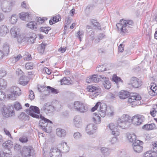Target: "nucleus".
<instances>
[{
  "label": "nucleus",
  "instance_id": "c03bdc74",
  "mask_svg": "<svg viewBox=\"0 0 157 157\" xmlns=\"http://www.w3.org/2000/svg\"><path fill=\"white\" fill-rule=\"evenodd\" d=\"M17 94H15L13 92H11V93L9 94L7 96L9 99L13 100H15L16 99V97L20 95Z\"/></svg>",
  "mask_w": 157,
  "mask_h": 157
},
{
  "label": "nucleus",
  "instance_id": "5701e85b",
  "mask_svg": "<svg viewBox=\"0 0 157 157\" xmlns=\"http://www.w3.org/2000/svg\"><path fill=\"white\" fill-rule=\"evenodd\" d=\"M129 96V92L127 91L122 90L119 93V98L122 99H124L128 98Z\"/></svg>",
  "mask_w": 157,
  "mask_h": 157
},
{
  "label": "nucleus",
  "instance_id": "2eb2a0df",
  "mask_svg": "<svg viewBox=\"0 0 157 157\" xmlns=\"http://www.w3.org/2000/svg\"><path fill=\"white\" fill-rule=\"evenodd\" d=\"M100 77L98 78L97 75L94 74L92 76H90L86 79V82L89 83L91 82L97 83L99 81Z\"/></svg>",
  "mask_w": 157,
  "mask_h": 157
},
{
  "label": "nucleus",
  "instance_id": "37998d69",
  "mask_svg": "<svg viewBox=\"0 0 157 157\" xmlns=\"http://www.w3.org/2000/svg\"><path fill=\"white\" fill-rule=\"evenodd\" d=\"M105 35L103 33H100L98 36V38L95 39L94 42L96 43H98L102 39L105 38Z\"/></svg>",
  "mask_w": 157,
  "mask_h": 157
},
{
  "label": "nucleus",
  "instance_id": "09e8293b",
  "mask_svg": "<svg viewBox=\"0 0 157 157\" xmlns=\"http://www.w3.org/2000/svg\"><path fill=\"white\" fill-rule=\"evenodd\" d=\"M17 17L15 14L13 15L10 20V23L12 24H14L17 21Z\"/></svg>",
  "mask_w": 157,
  "mask_h": 157
},
{
  "label": "nucleus",
  "instance_id": "9d476101",
  "mask_svg": "<svg viewBox=\"0 0 157 157\" xmlns=\"http://www.w3.org/2000/svg\"><path fill=\"white\" fill-rule=\"evenodd\" d=\"M38 90L40 92H41L44 90H46L48 91L49 93H52L53 94H56L59 93V91L56 89L53 88L50 86L47 87L44 86H40L38 87Z\"/></svg>",
  "mask_w": 157,
  "mask_h": 157
},
{
  "label": "nucleus",
  "instance_id": "ddd939ff",
  "mask_svg": "<svg viewBox=\"0 0 157 157\" xmlns=\"http://www.w3.org/2000/svg\"><path fill=\"white\" fill-rule=\"evenodd\" d=\"M99 76L103 82V84L105 88L107 89H109L111 87V84L109 78L102 75H100Z\"/></svg>",
  "mask_w": 157,
  "mask_h": 157
},
{
  "label": "nucleus",
  "instance_id": "052dcab7",
  "mask_svg": "<svg viewBox=\"0 0 157 157\" xmlns=\"http://www.w3.org/2000/svg\"><path fill=\"white\" fill-rule=\"evenodd\" d=\"M47 19V18H44V19L43 18H41L40 17H37L36 19V20L38 24H40L43 23L44 21L46 20Z\"/></svg>",
  "mask_w": 157,
  "mask_h": 157
},
{
  "label": "nucleus",
  "instance_id": "79ce46f5",
  "mask_svg": "<svg viewBox=\"0 0 157 157\" xmlns=\"http://www.w3.org/2000/svg\"><path fill=\"white\" fill-rule=\"evenodd\" d=\"M7 85L6 81L4 79L0 78V86L2 87V89H4L6 88Z\"/></svg>",
  "mask_w": 157,
  "mask_h": 157
},
{
  "label": "nucleus",
  "instance_id": "4468645a",
  "mask_svg": "<svg viewBox=\"0 0 157 157\" xmlns=\"http://www.w3.org/2000/svg\"><path fill=\"white\" fill-rule=\"evenodd\" d=\"M131 82L132 86L135 88H138L142 85L141 80L134 77L131 78Z\"/></svg>",
  "mask_w": 157,
  "mask_h": 157
},
{
  "label": "nucleus",
  "instance_id": "72a5a7b5",
  "mask_svg": "<svg viewBox=\"0 0 157 157\" xmlns=\"http://www.w3.org/2000/svg\"><path fill=\"white\" fill-rule=\"evenodd\" d=\"M10 92H13L15 94H17L20 95L21 94V90L20 89L16 86H13L10 89Z\"/></svg>",
  "mask_w": 157,
  "mask_h": 157
},
{
  "label": "nucleus",
  "instance_id": "1a4fd4ad",
  "mask_svg": "<svg viewBox=\"0 0 157 157\" xmlns=\"http://www.w3.org/2000/svg\"><path fill=\"white\" fill-rule=\"evenodd\" d=\"M87 90L92 93L93 97H96L98 95L100 91V89L98 87H96L92 85H89L87 86Z\"/></svg>",
  "mask_w": 157,
  "mask_h": 157
},
{
  "label": "nucleus",
  "instance_id": "603ef678",
  "mask_svg": "<svg viewBox=\"0 0 157 157\" xmlns=\"http://www.w3.org/2000/svg\"><path fill=\"white\" fill-rule=\"evenodd\" d=\"M14 108L17 110H19L22 109V107L21 104L17 101L14 103Z\"/></svg>",
  "mask_w": 157,
  "mask_h": 157
},
{
  "label": "nucleus",
  "instance_id": "c9c22d12",
  "mask_svg": "<svg viewBox=\"0 0 157 157\" xmlns=\"http://www.w3.org/2000/svg\"><path fill=\"white\" fill-rule=\"evenodd\" d=\"M9 45L7 44H4L3 45L2 52L4 56H7L10 52Z\"/></svg>",
  "mask_w": 157,
  "mask_h": 157
},
{
  "label": "nucleus",
  "instance_id": "bf43d9fd",
  "mask_svg": "<svg viewBox=\"0 0 157 157\" xmlns=\"http://www.w3.org/2000/svg\"><path fill=\"white\" fill-rule=\"evenodd\" d=\"M24 59L25 60L28 61L32 59L31 55L28 52H26L24 56Z\"/></svg>",
  "mask_w": 157,
  "mask_h": 157
},
{
  "label": "nucleus",
  "instance_id": "5fc2aeb1",
  "mask_svg": "<svg viewBox=\"0 0 157 157\" xmlns=\"http://www.w3.org/2000/svg\"><path fill=\"white\" fill-rule=\"evenodd\" d=\"M10 112L7 109H4L2 112V114L5 117H9L10 116Z\"/></svg>",
  "mask_w": 157,
  "mask_h": 157
},
{
  "label": "nucleus",
  "instance_id": "6ab92c4d",
  "mask_svg": "<svg viewBox=\"0 0 157 157\" xmlns=\"http://www.w3.org/2000/svg\"><path fill=\"white\" fill-rule=\"evenodd\" d=\"M20 29L17 27H13L10 30V33L12 36L14 38L17 37L18 35L19 34Z\"/></svg>",
  "mask_w": 157,
  "mask_h": 157
},
{
  "label": "nucleus",
  "instance_id": "f8f14e48",
  "mask_svg": "<svg viewBox=\"0 0 157 157\" xmlns=\"http://www.w3.org/2000/svg\"><path fill=\"white\" fill-rule=\"evenodd\" d=\"M100 108L99 110V113L102 117L105 116L106 114V111L107 110L106 105L104 103H101L100 102L99 104Z\"/></svg>",
  "mask_w": 157,
  "mask_h": 157
},
{
  "label": "nucleus",
  "instance_id": "f704fd0d",
  "mask_svg": "<svg viewBox=\"0 0 157 157\" xmlns=\"http://www.w3.org/2000/svg\"><path fill=\"white\" fill-rule=\"evenodd\" d=\"M97 115L96 113H94L92 119L94 122L96 124H98L100 123L101 121L100 117Z\"/></svg>",
  "mask_w": 157,
  "mask_h": 157
},
{
  "label": "nucleus",
  "instance_id": "e433bc0d",
  "mask_svg": "<svg viewBox=\"0 0 157 157\" xmlns=\"http://www.w3.org/2000/svg\"><path fill=\"white\" fill-rule=\"evenodd\" d=\"M144 157H157V153L148 151L144 154Z\"/></svg>",
  "mask_w": 157,
  "mask_h": 157
},
{
  "label": "nucleus",
  "instance_id": "aec40b11",
  "mask_svg": "<svg viewBox=\"0 0 157 157\" xmlns=\"http://www.w3.org/2000/svg\"><path fill=\"white\" fill-rule=\"evenodd\" d=\"M74 123L76 127L80 128L82 126V121L81 117L79 116H75L74 119Z\"/></svg>",
  "mask_w": 157,
  "mask_h": 157
},
{
  "label": "nucleus",
  "instance_id": "20e7f679",
  "mask_svg": "<svg viewBox=\"0 0 157 157\" xmlns=\"http://www.w3.org/2000/svg\"><path fill=\"white\" fill-rule=\"evenodd\" d=\"M128 102L129 103H133L132 105H140L141 102L140 101L141 99V96L136 93L129 94Z\"/></svg>",
  "mask_w": 157,
  "mask_h": 157
},
{
  "label": "nucleus",
  "instance_id": "3c124183",
  "mask_svg": "<svg viewBox=\"0 0 157 157\" xmlns=\"http://www.w3.org/2000/svg\"><path fill=\"white\" fill-rule=\"evenodd\" d=\"M27 37L24 36L23 35H20L17 39L18 42L19 43L24 42L27 40Z\"/></svg>",
  "mask_w": 157,
  "mask_h": 157
},
{
  "label": "nucleus",
  "instance_id": "7c9ffc66",
  "mask_svg": "<svg viewBox=\"0 0 157 157\" xmlns=\"http://www.w3.org/2000/svg\"><path fill=\"white\" fill-rule=\"evenodd\" d=\"M18 118L22 121H26L29 120V117L24 113H21L18 116Z\"/></svg>",
  "mask_w": 157,
  "mask_h": 157
},
{
  "label": "nucleus",
  "instance_id": "49530a36",
  "mask_svg": "<svg viewBox=\"0 0 157 157\" xmlns=\"http://www.w3.org/2000/svg\"><path fill=\"white\" fill-rule=\"evenodd\" d=\"M157 112V105H155L153 108L151 110L150 113L153 117L155 116V113Z\"/></svg>",
  "mask_w": 157,
  "mask_h": 157
},
{
  "label": "nucleus",
  "instance_id": "680f3d73",
  "mask_svg": "<svg viewBox=\"0 0 157 157\" xmlns=\"http://www.w3.org/2000/svg\"><path fill=\"white\" fill-rule=\"evenodd\" d=\"M19 140L21 142L24 143H26L28 141V140L26 136H23L19 138Z\"/></svg>",
  "mask_w": 157,
  "mask_h": 157
},
{
  "label": "nucleus",
  "instance_id": "f3484780",
  "mask_svg": "<svg viewBox=\"0 0 157 157\" xmlns=\"http://www.w3.org/2000/svg\"><path fill=\"white\" fill-rule=\"evenodd\" d=\"M117 124L119 127L122 129H125L128 128L129 126L130 122L120 121L117 120Z\"/></svg>",
  "mask_w": 157,
  "mask_h": 157
},
{
  "label": "nucleus",
  "instance_id": "4c0bfd02",
  "mask_svg": "<svg viewBox=\"0 0 157 157\" xmlns=\"http://www.w3.org/2000/svg\"><path fill=\"white\" fill-rule=\"evenodd\" d=\"M61 19V18L60 16L59 15H58L53 17L52 20L54 23L51 20H50L49 22L50 25H52L54 23L60 21Z\"/></svg>",
  "mask_w": 157,
  "mask_h": 157
},
{
  "label": "nucleus",
  "instance_id": "412c9836",
  "mask_svg": "<svg viewBox=\"0 0 157 157\" xmlns=\"http://www.w3.org/2000/svg\"><path fill=\"white\" fill-rule=\"evenodd\" d=\"M9 32L6 26L3 25L0 27V36H4Z\"/></svg>",
  "mask_w": 157,
  "mask_h": 157
},
{
  "label": "nucleus",
  "instance_id": "e2e57ef3",
  "mask_svg": "<svg viewBox=\"0 0 157 157\" xmlns=\"http://www.w3.org/2000/svg\"><path fill=\"white\" fill-rule=\"evenodd\" d=\"M155 90H151L149 89L148 90L149 94L152 96H154L157 94V90L155 91Z\"/></svg>",
  "mask_w": 157,
  "mask_h": 157
},
{
  "label": "nucleus",
  "instance_id": "c85d7f7f",
  "mask_svg": "<svg viewBox=\"0 0 157 157\" xmlns=\"http://www.w3.org/2000/svg\"><path fill=\"white\" fill-rule=\"evenodd\" d=\"M72 81L69 77H64L62 79L60 80V82L61 85H68L71 84Z\"/></svg>",
  "mask_w": 157,
  "mask_h": 157
},
{
  "label": "nucleus",
  "instance_id": "ea45409f",
  "mask_svg": "<svg viewBox=\"0 0 157 157\" xmlns=\"http://www.w3.org/2000/svg\"><path fill=\"white\" fill-rule=\"evenodd\" d=\"M132 147L134 151L136 152H140L143 150V146L134 145V146H132Z\"/></svg>",
  "mask_w": 157,
  "mask_h": 157
},
{
  "label": "nucleus",
  "instance_id": "8fccbe9b",
  "mask_svg": "<svg viewBox=\"0 0 157 157\" xmlns=\"http://www.w3.org/2000/svg\"><path fill=\"white\" fill-rule=\"evenodd\" d=\"M101 152L104 154H108L110 152V150L108 148L102 147L101 149Z\"/></svg>",
  "mask_w": 157,
  "mask_h": 157
},
{
  "label": "nucleus",
  "instance_id": "a19ab883",
  "mask_svg": "<svg viewBox=\"0 0 157 157\" xmlns=\"http://www.w3.org/2000/svg\"><path fill=\"white\" fill-rule=\"evenodd\" d=\"M47 44H41L40 46L38 48V51L40 53L43 54L45 50V46Z\"/></svg>",
  "mask_w": 157,
  "mask_h": 157
},
{
  "label": "nucleus",
  "instance_id": "39448f33",
  "mask_svg": "<svg viewBox=\"0 0 157 157\" xmlns=\"http://www.w3.org/2000/svg\"><path fill=\"white\" fill-rule=\"evenodd\" d=\"M145 120V116L139 114H137L132 117L131 121L134 125L139 126L142 124Z\"/></svg>",
  "mask_w": 157,
  "mask_h": 157
},
{
  "label": "nucleus",
  "instance_id": "bb28decb",
  "mask_svg": "<svg viewBox=\"0 0 157 157\" xmlns=\"http://www.w3.org/2000/svg\"><path fill=\"white\" fill-rule=\"evenodd\" d=\"M90 22L95 29H101V27L100 24L96 19L91 20Z\"/></svg>",
  "mask_w": 157,
  "mask_h": 157
},
{
  "label": "nucleus",
  "instance_id": "f03ea898",
  "mask_svg": "<svg viewBox=\"0 0 157 157\" xmlns=\"http://www.w3.org/2000/svg\"><path fill=\"white\" fill-rule=\"evenodd\" d=\"M133 23L132 21L124 20L122 19L121 20L120 23L116 24V26L120 33L123 34L127 33L128 28L132 27Z\"/></svg>",
  "mask_w": 157,
  "mask_h": 157
},
{
  "label": "nucleus",
  "instance_id": "6e6552de",
  "mask_svg": "<svg viewBox=\"0 0 157 157\" xmlns=\"http://www.w3.org/2000/svg\"><path fill=\"white\" fill-rule=\"evenodd\" d=\"M111 131L112 135L115 136H118L120 133L119 129H118L117 124L116 125L113 123H110L108 126Z\"/></svg>",
  "mask_w": 157,
  "mask_h": 157
},
{
  "label": "nucleus",
  "instance_id": "58836bf2",
  "mask_svg": "<svg viewBox=\"0 0 157 157\" xmlns=\"http://www.w3.org/2000/svg\"><path fill=\"white\" fill-rule=\"evenodd\" d=\"M27 26L31 29H36L37 28V23L35 21H31L27 24Z\"/></svg>",
  "mask_w": 157,
  "mask_h": 157
},
{
  "label": "nucleus",
  "instance_id": "a878e982",
  "mask_svg": "<svg viewBox=\"0 0 157 157\" xmlns=\"http://www.w3.org/2000/svg\"><path fill=\"white\" fill-rule=\"evenodd\" d=\"M13 142L10 140H8L2 144L3 147L5 149L9 151L13 147Z\"/></svg>",
  "mask_w": 157,
  "mask_h": 157
},
{
  "label": "nucleus",
  "instance_id": "393cba45",
  "mask_svg": "<svg viewBox=\"0 0 157 157\" xmlns=\"http://www.w3.org/2000/svg\"><path fill=\"white\" fill-rule=\"evenodd\" d=\"M20 18L23 20L27 21L28 20H31V17L30 14L28 13L22 12L20 14Z\"/></svg>",
  "mask_w": 157,
  "mask_h": 157
},
{
  "label": "nucleus",
  "instance_id": "423d86ee",
  "mask_svg": "<svg viewBox=\"0 0 157 157\" xmlns=\"http://www.w3.org/2000/svg\"><path fill=\"white\" fill-rule=\"evenodd\" d=\"M21 154L24 157H35L34 151L32 147L24 146L21 151Z\"/></svg>",
  "mask_w": 157,
  "mask_h": 157
},
{
  "label": "nucleus",
  "instance_id": "a18cd8bd",
  "mask_svg": "<svg viewBox=\"0 0 157 157\" xmlns=\"http://www.w3.org/2000/svg\"><path fill=\"white\" fill-rule=\"evenodd\" d=\"M96 71L98 72H102L107 70V68L103 65H100L96 68Z\"/></svg>",
  "mask_w": 157,
  "mask_h": 157
},
{
  "label": "nucleus",
  "instance_id": "0e129e2a",
  "mask_svg": "<svg viewBox=\"0 0 157 157\" xmlns=\"http://www.w3.org/2000/svg\"><path fill=\"white\" fill-rule=\"evenodd\" d=\"M6 71L4 68L0 70V77H3L6 75Z\"/></svg>",
  "mask_w": 157,
  "mask_h": 157
},
{
  "label": "nucleus",
  "instance_id": "7ed1b4c3",
  "mask_svg": "<svg viewBox=\"0 0 157 157\" xmlns=\"http://www.w3.org/2000/svg\"><path fill=\"white\" fill-rule=\"evenodd\" d=\"M73 108L76 111L83 113L88 110V107L86 104L79 101H75L73 104Z\"/></svg>",
  "mask_w": 157,
  "mask_h": 157
},
{
  "label": "nucleus",
  "instance_id": "0eeeda50",
  "mask_svg": "<svg viewBox=\"0 0 157 157\" xmlns=\"http://www.w3.org/2000/svg\"><path fill=\"white\" fill-rule=\"evenodd\" d=\"M28 113L32 117L36 119H39V116L38 114L40 113L39 108L35 106L31 105L30 106L28 111Z\"/></svg>",
  "mask_w": 157,
  "mask_h": 157
},
{
  "label": "nucleus",
  "instance_id": "de8ad7c7",
  "mask_svg": "<svg viewBox=\"0 0 157 157\" xmlns=\"http://www.w3.org/2000/svg\"><path fill=\"white\" fill-rule=\"evenodd\" d=\"M51 29L49 27H40V32H44L46 34H47L48 33V32L49 30H50Z\"/></svg>",
  "mask_w": 157,
  "mask_h": 157
},
{
  "label": "nucleus",
  "instance_id": "338daca9",
  "mask_svg": "<svg viewBox=\"0 0 157 157\" xmlns=\"http://www.w3.org/2000/svg\"><path fill=\"white\" fill-rule=\"evenodd\" d=\"M29 98L31 100H33L35 98V95L33 92L32 90H29Z\"/></svg>",
  "mask_w": 157,
  "mask_h": 157
},
{
  "label": "nucleus",
  "instance_id": "13d9d810",
  "mask_svg": "<svg viewBox=\"0 0 157 157\" xmlns=\"http://www.w3.org/2000/svg\"><path fill=\"white\" fill-rule=\"evenodd\" d=\"M152 149H153V152H157V141L152 142Z\"/></svg>",
  "mask_w": 157,
  "mask_h": 157
},
{
  "label": "nucleus",
  "instance_id": "9b49d317",
  "mask_svg": "<svg viewBox=\"0 0 157 157\" xmlns=\"http://www.w3.org/2000/svg\"><path fill=\"white\" fill-rule=\"evenodd\" d=\"M49 155L50 157H62L60 150L56 147H52L51 149Z\"/></svg>",
  "mask_w": 157,
  "mask_h": 157
},
{
  "label": "nucleus",
  "instance_id": "69168bd1",
  "mask_svg": "<svg viewBox=\"0 0 157 157\" xmlns=\"http://www.w3.org/2000/svg\"><path fill=\"white\" fill-rule=\"evenodd\" d=\"M113 111L112 110L111 108L110 107L108 108H107V110L106 111V113L109 116H111L114 113L113 112Z\"/></svg>",
  "mask_w": 157,
  "mask_h": 157
},
{
  "label": "nucleus",
  "instance_id": "864d4df0",
  "mask_svg": "<svg viewBox=\"0 0 157 157\" xmlns=\"http://www.w3.org/2000/svg\"><path fill=\"white\" fill-rule=\"evenodd\" d=\"M34 64L32 62L27 63L25 65V67L27 69H32L33 68Z\"/></svg>",
  "mask_w": 157,
  "mask_h": 157
},
{
  "label": "nucleus",
  "instance_id": "cd10ccee",
  "mask_svg": "<svg viewBox=\"0 0 157 157\" xmlns=\"http://www.w3.org/2000/svg\"><path fill=\"white\" fill-rule=\"evenodd\" d=\"M155 124L154 123H151L144 125L143 126L142 128L145 130H150L155 128Z\"/></svg>",
  "mask_w": 157,
  "mask_h": 157
},
{
  "label": "nucleus",
  "instance_id": "f257e3e1",
  "mask_svg": "<svg viewBox=\"0 0 157 157\" xmlns=\"http://www.w3.org/2000/svg\"><path fill=\"white\" fill-rule=\"evenodd\" d=\"M39 125L41 129L47 133H50L52 130V122L49 119L45 118L41 114L40 115Z\"/></svg>",
  "mask_w": 157,
  "mask_h": 157
},
{
  "label": "nucleus",
  "instance_id": "4d7b16f0",
  "mask_svg": "<svg viewBox=\"0 0 157 157\" xmlns=\"http://www.w3.org/2000/svg\"><path fill=\"white\" fill-rule=\"evenodd\" d=\"M119 157H128L124 151H120L118 153Z\"/></svg>",
  "mask_w": 157,
  "mask_h": 157
},
{
  "label": "nucleus",
  "instance_id": "4be33fe9",
  "mask_svg": "<svg viewBox=\"0 0 157 157\" xmlns=\"http://www.w3.org/2000/svg\"><path fill=\"white\" fill-rule=\"evenodd\" d=\"M53 109L54 107L52 105H48V104H46L45 106L41 109V110H43L46 113H48L52 112Z\"/></svg>",
  "mask_w": 157,
  "mask_h": 157
},
{
  "label": "nucleus",
  "instance_id": "774afa93",
  "mask_svg": "<svg viewBox=\"0 0 157 157\" xmlns=\"http://www.w3.org/2000/svg\"><path fill=\"white\" fill-rule=\"evenodd\" d=\"M36 37L33 36H30L29 38H27V40L29 43H33L35 40Z\"/></svg>",
  "mask_w": 157,
  "mask_h": 157
},
{
  "label": "nucleus",
  "instance_id": "6e6d98bb",
  "mask_svg": "<svg viewBox=\"0 0 157 157\" xmlns=\"http://www.w3.org/2000/svg\"><path fill=\"white\" fill-rule=\"evenodd\" d=\"M10 112L7 109H4L2 112V114L5 117H9L10 116Z\"/></svg>",
  "mask_w": 157,
  "mask_h": 157
},
{
  "label": "nucleus",
  "instance_id": "c756f323",
  "mask_svg": "<svg viewBox=\"0 0 157 157\" xmlns=\"http://www.w3.org/2000/svg\"><path fill=\"white\" fill-rule=\"evenodd\" d=\"M27 78V77L24 75L21 76L19 78V83L23 85V86L27 85L28 83V81L27 80H25Z\"/></svg>",
  "mask_w": 157,
  "mask_h": 157
},
{
  "label": "nucleus",
  "instance_id": "2f4dec72",
  "mask_svg": "<svg viewBox=\"0 0 157 157\" xmlns=\"http://www.w3.org/2000/svg\"><path fill=\"white\" fill-rule=\"evenodd\" d=\"M127 138L129 141L132 143L134 142L136 140V136L134 133H128Z\"/></svg>",
  "mask_w": 157,
  "mask_h": 157
},
{
  "label": "nucleus",
  "instance_id": "b1692460",
  "mask_svg": "<svg viewBox=\"0 0 157 157\" xmlns=\"http://www.w3.org/2000/svg\"><path fill=\"white\" fill-rule=\"evenodd\" d=\"M57 135L59 137H64L66 134V131L64 129L60 128H58L56 129Z\"/></svg>",
  "mask_w": 157,
  "mask_h": 157
},
{
  "label": "nucleus",
  "instance_id": "dca6fc26",
  "mask_svg": "<svg viewBox=\"0 0 157 157\" xmlns=\"http://www.w3.org/2000/svg\"><path fill=\"white\" fill-rule=\"evenodd\" d=\"M97 129V127L94 126L93 124H88L86 129V132L89 134H92Z\"/></svg>",
  "mask_w": 157,
  "mask_h": 157
},
{
  "label": "nucleus",
  "instance_id": "a211bd4d",
  "mask_svg": "<svg viewBox=\"0 0 157 157\" xmlns=\"http://www.w3.org/2000/svg\"><path fill=\"white\" fill-rule=\"evenodd\" d=\"M13 5V2H11L8 5L3 6L2 8V11L5 13L10 12L11 10Z\"/></svg>",
  "mask_w": 157,
  "mask_h": 157
},
{
  "label": "nucleus",
  "instance_id": "473e14b6",
  "mask_svg": "<svg viewBox=\"0 0 157 157\" xmlns=\"http://www.w3.org/2000/svg\"><path fill=\"white\" fill-rule=\"evenodd\" d=\"M130 118V117L128 115L123 114L117 120L120 121L129 122Z\"/></svg>",
  "mask_w": 157,
  "mask_h": 157
}]
</instances>
